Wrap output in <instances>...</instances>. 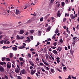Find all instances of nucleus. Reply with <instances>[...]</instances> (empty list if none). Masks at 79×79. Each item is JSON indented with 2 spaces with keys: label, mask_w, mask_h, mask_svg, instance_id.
<instances>
[{
  "label": "nucleus",
  "mask_w": 79,
  "mask_h": 79,
  "mask_svg": "<svg viewBox=\"0 0 79 79\" xmlns=\"http://www.w3.org/2000/svg\"><path fill=\"white\" fill-rule=\"evenodd\" d=\"M11 67V64L10 62H8L7 64V68H10Z\"/></svg>",
  "instance_id": "nucleus-1"
},
{
  "label": "nucleus",
  "mask_w": 79,
  "mask_h": 79,
  "mask_svg": "<svg viewBox=\"0 0 79 79\" xmlns=\"http://www.w3.org/2000/svg\"><path fill=\"white\" fill-rule=\"evenodd\" d=\"M36 72V70L31 69V75H34V73Z\"/></svg>",
  "instance_id": "nucleus-2"
},
{
  "label": "nucleus",
  "mask_w": 79,
  "mask_h": 79,
  "mask_svg": "<svg viewBox=\"0 0 79 79\" xmlns=\"http://www.w3.org/2000/svg\"><path fill=\"white\" fill-rule=\"evenodd\" d=\"M0 71H1V72H4L5 71V69L3 67H0Z\"/></svg>",
  "instance_id": "nucleus-3"
},
{
  "label": "nucleus",
  "mask_w": 79,
  "mask_h": 79,
  "mask_svg": "<svg viewBox=\"0 0 79 79\" xmlns=\"http://www.w3.org/2000/svg\"><path fill=\"white\" fill-rule=\"evenodd\" d=\"M70 17L72 19H75V16L73 14H71L70 15Z\"/></svg>",
  "instance_id": "nucleus-4"
},
{
  "label": "nucleus",
  "mask_w": 79,
  "mask_h": 79,
  "mask_svg": "<svg viewBox=\"0 0 79 79\" xmlns=\"http://www.w3.org/2000/svg\"><path fill=\"white\" fill-rule=\"evenodd\" d=\"M20 14V11L19 10H16V11H15V14L16 15H19V14Z\"/></svg>",
  "instance_id": "nucleus-5"
},
{
  "label": "nucleus",
  "mask_w": 79,
  "mask_h": 79,
  "mask_svg": "<svg viewBox=\"0 0 79 79\" xmlns=\"http://www.w3.org/2000/svg\"><path fill=\"white\" fill-rule=\"evenodd\" d=\"M15 72L16 73H19V69L18 68H15Z\"/></svg>",
  "instance_id": "nucleus-6"
},
{
  "label": "nucleus",
  "mask_w": 79,
  "mask_h": 79,
  "mask_svg": "<svg viewBox=\"0 0 79 79\" xmlns=\"http://www.w3.org/2000/svg\"><path fill=\"white\" fill-rule=\"evenodd\" d=\"M29 62L31 66H34V63H33V62H32V61H29Z\"/></svg>",
  "instance_id": "nucleus-7"
},
{
  "label": "nucleus",
  "mask_w": 79,
  "mask_h": 79,
  "mask_svg": "<svg viewBox=\"0 0 79 79\" xmlns=\"http://www.w3.org/2000/svg\"><path fill=\"white\" fill-rule=\"evenodd\" d=\"M21 73L23 74H26V70L24 69L22 70Z\"/></svg>",
  "instance_id": "nucleus-8"
},
{
  "label": "nucleus",
  "mask_w": 79,
  "mask_h": 79,
  "mask_svg": "<svg viewBox=\"0 0 79 79\" xmlns=\"http://www.w3.org/2000/svg\"><path fill=\"white\" fill-rule=\"evenodd\" d=\"M60 11L58 10V13H57V17H60L61 16V14L60 13Z\"/></svg>",
  "instance_id": "nucleus-9"
},
{
  "label": "nucleus",
  "mask_w": 79,
  "mask_h": 79,
  "mask_svg": "<svg viewBox=\"0 0 79 79\" xmlns=\"http://www.w3.org/2000/svg\"><path fill=\"white\" fill-rule=\"evenodd\" d=\"M34 3H32L31 4V5H35V3H37V0H34Z\"/></svg>",
  "instance_id": "nucleus-10"
},
{
  "label": "nucleus",
  "mask_w": 79,
  "mask_h": 79,
  "mask_svg": "<svg viewBox=\"0 0 79 79\" xmlns=\"http://www.w3.org/2000/svg\"><path fill=\"white\" fill-rule=\"evenodd\" d=\"M55 55H56L57 53H58V52L56 50H54L52 52Z\"/></svg>",
  "instance_id": "nucleus-11"
},
{
  "label": "nucleus",
  "mask_w": 79,
  "mask_h": 79,
  "mask_svg": "<svg viewBox=\"0 0 79 79\" xmlns=\"http://www.w3.org/2000/svg\"><path fill=\"white\" fill-rule=\"evenodd\" d=\"M41 33L42 32L41 31H38V36H40V35H41Z\"/></svg>",
  "instance_id": "nucleus-12"
},
{
  "label": "nucleus",
  "mask_w": 79,
  "mask_h": 79,
  "mask_svg": "<svg viewBox=\"0 0 79 79\" xmlns=\"http://www.w3.org/2000/svg\"><path fill=\"white\" fill-rule=\"evenodd\" d=\"M48 56H49V55H48L47 54H46L45 55L46 58L47 60H48Z\"/></svg>",
  "instance_id": "nucleus-13"
},
{
  "label": "nucleus",
  "mask_w": 79,
  "mask_h": 79,
  "mask_svg": "<svg viewBox=\"0 0 79 79\" xmlns=\"http://www.w3.org/2000/svg\"><path fill=\"white\" fill-rule=\"evenodd\" d=\"M12 49L14 51H16L18 50V48L16 47H12Z\"/></svg>",
  "instance_id": "nucleus-14"
},
{
  "label": "nucleus",
  "mask_w": 79,
  "mask_h": 79,
  "mask_svg": "<svg viewBox=\"0 0 79 79\" xmlns=\"http://www.w3.org/2000/svg\"><path fill=\"white\" fill-rule=\"evenodd\" d=\"M44 63L45 65H46V66H50V64L49 63H48L47 62H44Z\"/></svg>",
  "instance_id": "nucleus-15"
},
{
  "label": "nucleus",
  "mask_w": 79,
  "mask_h": 79,
  "mask_svg": "<svg viewBox=\"0 0 79 79\" xmlns=\"http://www.w3.org/2000/svg\"><path fill=\"white\" fill-rule=\"evenodd\" d=\"M24 33V31L23 30H21L20 31L19 34H23Z\"/></svg>",
  "instance_id": "nucleus-16"
},
{
  "label": "nucleus",
  "mask_w": 79,
  "mask_h": 79,
  "mask_svg": "<svg viewBox=\"0 0 79 79\" xmlns=\"http://www.w3.org/2000/svg\"><path fill=\"white\" fill-rule=\"evenodd\" d=\"M56 69L57 70V71H59V72H60V73H61L62 72V71L60 70L58 68H56Z\"/></svg>",
  "instance_id": "nucleus-17"
},
{
  "label": "nucleus",
  "mask_w": 79,
  "mask_h": 79,
  "mask_svg": "<svg viewBox=\"0 0 79 79\" xmlns=\"http://www.w3.org/2000/svg\"><path fill=\"white\" fill-rule=\"evenodd\" d=\"M13 53L10 52V58H13Z\"/></svg>",
  "instance_id": "nucleus-18"
},
{
  "label": "nucleus",
  "mask_w": 79,
  "mask_h": 79,
  "mask_svg": "<svg viewBox=\"0 0 79 79\" xmlns=\"http://www.w3.org/2000/svg\"><path fill=\"white\" fill-rule=\"evenodd\" d=\"M74 52V50H73L70 51V53H71L72 55H73V53Z\"/></svg>",
  "instance_id": "nucleus-19"
},
{
  "label": "nucleus",
  "mask_w": 79,
  "mask_h": 79,
  "mask_svg": "<svg viewBox=\"0 0 79 79\" xmlns=\"http://www.w3.org/2000/svg\"><path fill=\"white\" fill-rule=\"evenodd\" d=\"M51 73H55V70H54V69H51Z\"/></svg>",
  "instance_id": "nucleus-20"
},
{
  "label": "nucleus",
  "mask_w": 79,
  "mask_h": 79,
  "mask_svg": "<svg viewBox=\"0 0 79 79\" xmlns=\"http://www.w3.org/2000/svg\"><path fill=\"white\" fill-rule=\"evenodd\" d=\"M61 5L62 6H64L65 5V3H64V2H62L61 3Z\"/></svg>",
  "instance_id": "nucleus-21"
},
{
  "label": "nucleus",
  "mask_w": 79,
  "mask_h": 79,
  "mask_svg": "<svg viewBox=\"0 0 79 79\" xmlns=\"http://www.w3.org/2000/svg\"><path fill=\"white\" fill-rule=\"evenodd\" d=\"M51 19L52 20V22H54V21H55V20H56L55 19V18H54L53 17H52L51 18Z\"/></svg>",
  "instance_id": "nucleus-22"
},
{
  "label": "nucleus",
  "mask_w": 79,
  "mask_h": 79,
  "mask_svg": "<svg viewBox=\"0 0 79 79\" xmlns=\"http://www.w3.org/2000/svg\"><path fill=\"white\" fill-rule=\"evenodd\" d=\"M75 41H75V40H73V42L72 43V45H73V46H74V45H75V44L76 43Z\"/></svg>",
  "instance_id": "nucleus-23"
},
{
  "label": "nucleus",
  "mask_w": 79,
  "mask_h": 79,
  "mask_svg": "<svg viewBox=\"0 0 79 79\" xmlns=\"http://www.w3.org/2000/svg\"><path fill=\"white\" fill-rule=\"evenodd\" d=\"M55 33L56 34H57L58 33V29L57 28H56V31H55Z\"/></svg>",
  "instance_id": "nucleus-24"
},
{
  "label": "nucleus",
  "mask_w": 79,
  "mask_h": 79,
  "mask_svg": "<svg viewBox=\"0 0 79 79\" xmlns=\"http://www.w3.org/2000/svg\"><path fill=\"white\" fill-rule=\"evenodd\" d=\"M30 32L32 34V33H34V30H30Z\"/></svg>",
  "instance_id": "nucleus-25"
},
{
  "label": "nucleus",
  "mask_w": 79,
  "mask_h": 79,
  "mask_svg": "<svg viewBox=\"0 0 79 79\" xmlns=\"http://www.w3.org/2000/svg\"><path fill=\"white\" fill-rule=\"evenodd\" d=\"M19 60H20V61H23V62H24V60L22 57H20Z\"/></svg>",
  "instance_id": "nucleus-26"
},
{
  "label": "nucleus",
  "mask_w": 79,
  "mask_h": 79,
  "mask_svg": "<svg viewBox=\"0 0 79 79\" xmlns=\"http://www.w3.org/2000/svg\"><path fill=\"white\" fill-rule=\"evenodd\" d=\"M41 71H43V72H45V69H44L43 68V67H42L41 68Z\"/></svg>",
  "instance_id": "nucleus-27"
},
{
  "label": "nucleus",
  "mask_w": 79,
  "mask_h": 79,
  "mask_svg": "<svg viewBox=\"0 0 79 79\" xmlns=\"http://www.w3.org/2000/svg\"><path fill=\"white\" fill-rule=\"evenodd\" d=\"M3 42H4V40H2L0 41L1 44H3Z\"/></svg>",
  "instance_id": "nucleus-28"
},
{
  "label": "nucleus",
  "mask_w": 79,
  "mask_h": 79,
  "mask_svg": "<svg viewBox=\"0 0 79 79\" xmlns=\"http://www.w3.org/2000/svg\"><path fill=\"white\" fill-rule=\"evenodd\" d=\"M17 37L18 39H21V37H20V36H19V35H17Z\"/></svg>",
  "instance_id": "nucleus-29"
},
{
  "label": "nucleus",
  "mask_w": 79,
  "mask_h": 79,
  "mask_svg": "<svg viewBox=\"0 0 79 79\" xmlns=\"http://www.w3.org/2000/svg\"><path fill=\"white\" fill-rule=\"evenodd\" d=\"M77 39H79V38H77V37H73V40H77Z\"/></svg>",
  "instance_id": "nucleus-30"
},
{
  "label": "nucleus",
  "mask_w": 79,
  "mask_h": 79,
  "mask_svg": "<svg viewBox=\"0 0 79 79\" xmlns=\"http://www.w3.org/2000/svg\"><path fill=\"white\" fill-rule=\"evenodd\" d=\"M7 61H10V59L9 58H6Z\"/></svg>",
  "instance_id": "nucleus-31"
},
{
  "label": "nucleus",
  "mask_w": 79,
  "mask_h": 79,
  "mask_svg": "<svg viewBox=\"0 0 79 79\" xmlns=\"http://www.w3.org/2000/svg\"><path fill=\"white\" fill-rule=\"evenodd\" d=\"M44 67H45L46 68V69H47L48 70H49V68L47 67H46L45 65H44Z\"/></svg>",
  "instance_id": "nucleus-32"
},
{
  "label": "nucleus",
  "mask_w": 79,
  "mask_h": 79,
  "mask_svg": "<svg viewBox=\"0 0 79 79\" xmlns=\"http://www.w3.org/2000/svg\"><path fill=\"white\" fill-rule=\"evenodd\" d=\"M40 44V43H39V42H38L37 44L36 45H35V47H37V46H38V45H39Z\"/></svg>",
  "instance_id": "nucleus-33"
},
{
  "label": "nucleus",
  "mask_w": 79,
  "mask_h": 79,
  "mask_svg": "<svg viewBox=\"0 0 79 79\" xmlns=\"http://www.w3.org/2000/svg\"><path fill=\"white\" fill-rule=\"evenodd\" d=\"M53 44L55 46H56V44H57V42H54Z\"/></svg>",
  "instance_id": "nucleus-34"
},
{
  "label": "nucleus",
  "mask_w": 79,
  "mask_h": 79,
  "mask_svg": "<svg viewBox=\"0 0 79 79\" xmlns=\"http://www.w3.org/2000/svg\"><path fill=\"white\" fill-rule=\"evenodd\" d=\"M5 59H6V57H3L2 58V60L3 61H4V60H5Z\"/></svg>",
  "instance_id": "nucleus-35"
},
{
  "label": "nucleus",
  "mask_w": 79,
  "mask_h": 79,
  "mask_svg": "<svg viewBox=\"0 0 79 79\" xmlns=\"http://www.w3.org/2000/svg\"><path fill=\"white\" fill-rule=\"evenodd\" d=\"M50 26L48 27L47 28V31H50V28H51Z\"/></svg>",
  "instance_id": "nucleus-36"
},
{
  "label": "nucleus",
  "mask_w": 79,
  "mask_h": 79,
  "mask_svg": "<svg viewBox=\"0 0 79 79\" xmlns=\"http://www.w3.org/2000/svg\"><path fill=\"white\" fill-rule=\"evenodd\" d=\"M60 43H63V39H61L60 40Z\"/></svg>",
  "instance_id": "nucleus-37"
},
{
  "label": "nucleus",
  "mask_w": 79,
  "mask_h": 79,
  "mask_svg": "<svg viewBox=\"0 0 79 79\" xmlns=\"http://www.w3.org/2000/svg\"><path fill=\"white\" fill-rule=\"evenodd\" d=\"M44 20V18L42 17L40 19V21L42 22V21H43V20Z\"/></svg>",
  "instance_id": "nucleus-38"
},
{
  "label": "nucleus",
  "mask_w": 79,
  "mask_h": 79,
  "mask_svg": "<svg viewBox=\"0 0 79 79\" xmlns=\"http://www.w3.org/2000/svg\"><path fill=\"white\" fill-rule=\"evenodd\" d=\"M18 48H19V49H23V46L19 47Z\"/></svg>",
  "instance_id": "nucleus-39"
},
{
  "label": "nucleus",
  "mask_w": 79,
  "mask_h": 79,
  "mask_svg": "<svg viewBox=\"0 0 79 79\" xmlns=\"http://www.w3.org/2000/svg\"><path fill=\"white\" fill-rule=\"evenodd\" d=\"M30 42V40L28 39L25 41V42Z\"/></svg>",
  "instance_id": "nucleus-40"
},
{
  "label": "nucleus",
  "mask_w": 79,
  "mask_h": 79,
  "mask_svg": "<svg viewBox=\"0 0 79 79\" xmlns=\"http://www.w3.org/2000/svg\"><path fill=\"white\" fill-rule=\"evenodd\" d=\"M50 56L52 58V59L53 60H55V59L54 58V57L52 56L51 55H50Z\"/></svg>",
  "instance_id": "nucleus-41"
},
{
  "label": "nucleus",
  "mask_w": 79,
  "mask_h": 79,
  "mask_svg": "<svg viewBox=\"0 0 79 79\" xmlns=\"http://www.w3.org/2000/svg\"><path fill=\"white\" fill-rule=\"evenodd\" d=\"M27 55L30 58H31V54H30L28 53Z\"/></svg>",
  "instance_id": "nucleus-42"
},
{
  "label": "nucleus",
  "mask_w": 79,
  "mask_h": 79,
  "mask_svg": "<svg viewBox=\"0 0 79 79\" xmlns=\"http://www.w3.org/2000/svg\"><path fill=\"white\" fill-rule=\"evenodd\" d=\"M15 56H17V57H18V56H19V54H16Z\"/></svg>",
  "instance_id": "nucleus-43"
},
{
  "label": "nucleus",
  "mask_w": 79,
  "mask_h": 79,
  "mask_svg": "<svg viewBox=\"0 0 79 79\" xmlns=\"http://www.w3.org/2000/svg\"><path fill=\"white\" fill-rule=\"evenodd\" d=\"M39 64L40 66H43V65H44V64L42 63H40Z\"/></svg>",
  "instance_id": "nucleus-44"
},
{
  "label": "nucleus",
  "mask_w": 79,
  "mask_h": 79,
  "mask_svg": "<svg viewBox=\"0 0 79 79\" xmlns=\"http://www.w3.org/2000/svg\"><path fill=\"white\" fill-rule=\"evenodd\" d=\"M35 50L33 49V48H31L30 49V52H32V51H34Z\"/></svg>",
  "instance_id": "nucleus-45"
},
{
  "label": "nucleus",
  "mask_w": 79,
  "mask_h": 79,
  "mask_svg": "<svg viewBox=\"0 0 79 79\" xmlns=\"http://www.w3.org/2000/svg\"><path fill=\"white\" fill-rule=\"evenodd\" d=\"M51 48L52 49H55L56 48V47H51Z\"/></svg>",
  "instance_id": "nucleus-46"
},
{
  "label": "nucleus",
  "mask_w": 79,
  "mask_h": 79,
  "mask_svg": "<svg viewBox=\"0 0 79 79\" xmlns=\"http://www.w3.org/2000/svg\"><path fill=\"white\" fill-rule=\"evenodd\" d=\"M66 21V18H64L63 20V21L64 23V22H65Z\"/></svg>",
  "instance_id": "nucleus-47"
},
{
  "label": "nucleus",
  "mask_w": 79,
  "mask_h": 79,
  "mask_svg": "<svg viewBox=\"0 0 79 79\" xmlns=\"http://www.w3.org/2000/svg\"><path fill=\"white\" fill-rule=\"evenodd\" d=\"M56 39L55 36H52V39L53 40H54V39Z\"/></svg>",
  "instance_id": "nucleus-48"
},
{
  "label": "nucleus",
  "mask_w": 79,
  "mask_h": 79,
  "mask_svg": "<svg viewBox=\"0 0 79 79\" xmlns=\"http://www.w3.org/2000/svg\"><path fill=\"white\" fill-rule=\"evenodd\" d=\"M79 24H78V25L77 26L76 28L78 30L79 29Z\"/></svg>",
  "instance_id": "nucleus-49"
},
{
  "label": "nucleus",
  "mask_w": 79,
  "mask_h": 79,
  "mask_svg": "<svg viewBox=\"0 0 79 79\" xmlns=\"http://www.w3.org/2000/svg\"><path fill=\"white\" fill-rule=\"evenodd\" d=\"M18 79H21V77L20 76H18Z\"/></svg>",
  "instance_id": "nucleus-50"
},
{
  "label": "nucleus",
  "mask_w": 79,
  "mask_h": 79,
  "mask_svg": "<svg viewBox=\"0 0 79 79\" xmlns=\"http://www.w3.org/2000/svg\"><path fill=\"white\" fill-rule=\"evenodd\" d=\"M2 48L4 49H6V48H7V47H6V46H3Z\"/></svg>",
  "instance_id": "nucleus-51"
},
{
  "label": "nucleus",
  "mask_w": 79,
  "mask_h": 79,
  "mask_svg": "<svg viewBox=\"0 0 79 79\" xmlns=\"http://www.w3.org/2000/svg\"><path fill=\"white\" fill-rule=\"evenodd\" d=\"M3 37V35H1L0 36V39H2V37Z\"/></svg>",
  "instance_id": "nucleus-52"
},
{
  "label": "nucleus",
  "mask_w": 79,
  "mask_h": 79,
  "mask_svg": "<svg viewBox=\"0 0 79 79\" xmlns=\"http://www.w3.org/2000/svg\"><path fill=\"white\" fill-rule=\"evenodd\" d=\"M12 66L13 67V68L15 67V64H12Z\"/></svg>",
  "instance_id": "nucleus-53"
},
{
  "label": "nucleus",
  "mask_w": 79,
  "mask_h": 79,
  "mask_svg": "<svg viewBox=\"0 0 79 79\" xmlns=\"http://www.w3.org/2000/svg\"><path fill=\"white\" fill-rule=\"evenodd\" d=\"M23 62H20V65H21V66H23Z\"/></svg>",
  "instance_id": "nucleus-54"
},
{
  "label": "nucleus",
  "mask_w": 79,
  "mask_h": 79,
  "mask_svg": "<svg viewBox=\"0 0 79 79\" xmlns=\"http://www.w3.org/2000/svg\"><path fill=\"white\" fill-rule=\"evenodd\" d=\"M20 37V39H24L23 36H21Z\"/></svg>",
  "instance_id": "nucleus-55"
},
{
  "label": "nucleus",
  "mask_w": 79,
  "mask_h": 79,
  "mask_svg": "<svg viewBox=\"0 0 79 79\" xmlns=\"http://www.w3.org/2000/svg\"><path fill=\"white\" fill-rule=\"evenodd\" d=\"M65 2L66 3V4H68V0H66Z\"/></svg>",
  "instance_id": "nucleus-56"
},
{
  "label": "nucleus",
  "mask_w": 79,
  "mask_h": 79,
  "mask_svg": "<svg viewBox=\"0 0 79 79\" xmlns=\"http://www.w3.org/2000/svg\"><path fill=\"white\" fill-rule=\"evenodd\" d=\"M62 50V48H61V47L60 48V49L59 50V52H60V51H61V50Z\"/></svg>",
  "instance_id": "nucleus-57"
},
{
  "label": "nucleus",
  "mask_w": 79,
  "mask_h": 79,
  "mask_svg": "<svg viewBox=\"0 0 79 79\" xmlns=\"http://www.w3.org/2000/svg\"><path fill=\"white\" fill-rule=\"evenodd\" d=\"M5 78H6V79H8V77L6 75L5 76Z\"/></svg>",
  "instance_id": "nucleus-58"
},
{
  "label": "nucleus",
  "mask_w": 79,
  "mask_h": 79,
  "mask_svg": "<svg viewBox=\"0 0 79 79\" xmlns=\"http://www.w3.org/2000/svg\"><path fill=\"white\" fill-rule=\"evenodd\" d=\"M64 48H65V50H68V48H67V47H65Z\"/></svg>",
  "instance_id": "nucleus-59"
},
{
  "label": "nucleus",
  "mask_w": 79,
  "mask_h": 79,
  "mask_svg": "<svg viewBox=\"0 0 79 79\" xmlns=\"http://www.w3.org/2000/svg\"><path fill=\"white\" fill-rule=\"evenodd\" d=\"M0 64H1V65H3V62H2L0 63Z\"/></svg>",
  "instance_id": "nucleus-60"
},
{
  "label": "nucleus",
  "mask_w": 79,
  "mask_h": 79,
  "mask_svg": "<svg viewBox=\"0 0 79 79\" xmlns=\"http://www.w3.org/2000/svg\"><path fill=\"white\" fill-rule=\"evenodd\" d=\"M30 37H31V39L32 40H33V36H31Z\"/></svg>",
  "instance_id": "nucleus-61"
},
{
  "label": "nucleus",
  "mask_w": 79,
  "mask_h": 79,
  "mask_svg": "<svg viewBox=\"0 0 79 79\" xmlns=\"http://www.w3.org/2000/svg\"><path fill=\"white\" fill-rule=\"evenodd\" d=\"M10 42L9 41H8L7 42V43H6V44H10Z\"/></svg>",
  "instance_id": "nucleus-62"
},
{
  "label": "nucleus",
  "mask_w": 79,
  "mask_h": 79,
  "mask_svg": "<svg viewBox=\"0 0 79 79\" xmlns=\"http://www.w3.org/2000/svg\"><path fill=\"white\" fill-rule=\"evenodd\" d=\"M48 50L49 51V52H52V49L51 48H50Z\"/></svg>",
  "instance_id": "nucleus-63"
},
{
  "label": "nucleus",
  "mask_w": 79,
  "mask_h": 79,
  "mask_svg": "<svg viewBox=\"0 0 79 79\" xmlns=\"http://www.w3.org/2000/svg\"><path fill=\"white\" fill-rule=\"evenodd\" d=\"M56 59L57 60H60V57H56Z\"/></svg>",
  "instance_id": "nucleus-64"
}]
</instances>
